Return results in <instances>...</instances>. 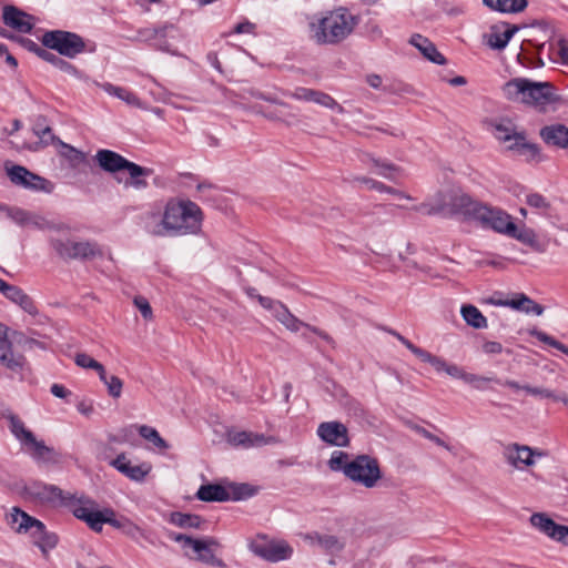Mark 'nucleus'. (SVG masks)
<instances>
[{"label":"nucleus","mask_w":568,"mask_h":568,"mask_svg":"<svg viewBox=\"0 0 568 568\" xmlns=\"http://www.w3.org/2000/svg\"><path fill=\"white\" fill-rule=\"evenodd\" d=\"M230 442L235 446L253 447L261 446L268 443V439L263 434H255L251 432H237L230 437Z\"/></svg>","instance_id":"nucleus-37"},{"label":"nucleus","mask_w":568,"mask_h":568,"mask_svg":"<svg viewBox=\"0 0 568 568\" xmlns=\"http://www.w3.org/2000/svg\"><path fill=\"white\" fill-rule=\"evenodd\" d=\"M37 518L30 516L19 507H12L7 514V524L18 534H29L32 527H40Z\"/></svg>","instance_id":"nucleus-28"},{"label":"nucleus","mask_w":568,"mask_h":568,"mask_svg":"<svg viewBox=\"0 0 568 568\" xmlns=\"http://www.w3.org/2000/svg\"><path fill=\"white\" fill-rule=\"evenodd\" d=\"M509 308L523 312L525 314H535L537 316H540L545 311L544 306L536 303L524 293L513 294Z\"/></svg>","instance_id":"nucleus-32"},{"label":"nucleus","mask_w":568,"mask_h":568,"mask_svg":"<svg viewBox=\"0 0 568 568\" xmlns=\"http://www.w3.org/2000/svg\"><path fill=\"white\" fill-rule=\"evenodd\" d=\"M258 303L262 307L270 311L272 315L281 323L283 324L288 331L291 332H298L301 327L305 326L310 328L313 333L317 334L320 337L327 339L328 335L324 333L323 331L311 327L310 325L303 323L301 320H298L295 315H293L287 306L283 304L282 302L277 300H273L267 296L258 295Z\"/></svg>","instance_id":"nucleus-11"},{"label":"nucleus","mask_w":568,"mask_h":568,"mask_svg":"<svg viewBox=\"0 0 568 568\" xmlns=\"http://www.w3.org/2000/svg\"><path fill=\"white\" fill-rule=\"evenodd\" d=\"M33 132L40 139V141L37 142L34 148L32 149L34 151L39 150L42 146L54 143L55 140H58L55 138V135L53 134L52 129L50 126H42L40 124H37L33 128Z\"/></svg>","instance_id":"nucleus-47"},{"label":"nucleus","mask_w":568,"mask_h":568,"mask_svg":"<svg viewBox=\"0 0 568 568\" xmlns=\"http://www.w3.org/2000/svg\"><path fill=\"white\" fill-rule=\"evenodd\" d=\"M506 235L530 246H534L537 242V236L534 230L525 226L518 229L515 223L514 231H508Z\"/></svg>","instance_id":"nucleus-46"},{"label":"nucleus","mask_w":568,"mask_h":568,"mask_svg":"<svg viewBox=\"0 0 568 568\" xmlns=\"http://www.w3.org/2000/svg\"><path fill=\"white\" fill-rule=\"evenodd\" d=\"M220 542L217 539L213 537H205L202 539H195L194 545L192 547V551L195 554L194 557H190L200 562L215 566L219 568H226V564L214 555L213 549L220 547Z\"/></svg>","instance_id":"nucleus-19"},{"label":"nucleus","mask_w":568,"mask_h":568,"mask_svg":"<svg viewBox=\"0 0 568 568\" xmlns=\"http://www.w3.org/2000/svg\"><path fill=\"white\" fill-rule=\"evenodd\" d=\"M542 142L551 148L560 150L568 149V126L561 123H551L545 125L539 131Z\"/></svg>","instance_id":"nucleus-22"},{"label":"nucleus","mask_w":568,"mask_h":568,"mask_svg":"<svg viewBox=\"0 0 568 568\" xmlns=\"http://www.w3.org/2000/svg\"><path fill=\"white\" fill-rule=\"evenodd\" d=\"M227 490L232 500L246 499L255 494V489L248 484H232Z\"/></svg>","instance_id":"nucleus-49"},{"label":"nucleus","mask_w":568,"mask_h":568,"mask_svg":"<svg viewBox=\"0 0 568 568\" xmlns=\"http://www.w3.org/2000/svg\"><path fill=\"white\" fill-rule=\"evenodd\" d=\"M506 150L524 159V161L540 162L541 150L538 144L529 142L525 129H520V133L508 144Z\"/></svg>","instance_id":"nucleus-17"},{"label":"nucleus","mask_w":568,"mask_h":568,"mask_svg":"<svg viewBox=\"0 0 568 568\" xmlns=\"http://www.w3.org/2000/svg\"><path fill=\"white\" fill-rule=\"evenodd\" d=\"M483 3L499 13H518L524 11L527 6V0H483Z\"/></svg>","instance_id":"nucleus-34"},{"label":"nucleus","mask_w":568,"mask_h":568,"mask_svg":"<svg viewBox=\"0 0 568 568\" xmlns=\"http://www.w3.org/2000/svg\"><path fill=\"white\" fill-rule=\"evenodd\" d=\"M491 381H495L493 377L480 376L473 373H466L464 383L471 385L475 389L485 390L487 388V384Z\"/></svg>","instance_id":"nucleus-54"},{"label":"nucleus","mask_w":568,"mask_h":568,"mask_svg":"<svg viewBox=\"0 0 568 568\" xmlns=\"http://www.w3.org/2000/svg\"><path fill=\"white\" fill-rule=\"evenodd\" d=\"M311 102H314L331 110H337L338 112L343 111V108L336 102L335 99H333L329 94L324 93L322 91L315 90L314 97L312 98Z\"/></svg>","instance_id":"nucleus-52"},{"label":"nucleus","mask_w":568,"mask_h":568,"mask_svg":"<svg viewBox=\"0 0 568 568\" xmlns=\"http://www.w3.org/2000/svg\"><path fill=\"white\" fill-rule=\"evenodd\" d=\"M41 182H37L36 180L27 179L28 184L30 185H23L22 187L32 190V191H43L47 193H50L53 189L52 183L48 181L47 179L40 176Z\"/></svg>","instance_id":"nucleus-60"},{"label":"nucleus","mask_w":568,"mask_h":568,"mask_svg":"<svg viewBox=\"0 0 568 568\" xmlns=\"http://www.w3.org/2000/svg\"><path fill=\"white\" fill-rule=\"evenodd\" d=\"M165 220V210H163V212L154 210L146 211L141 216V226L152 236L170 237Z\"/></svg>","instance_id":"nucleus-23"},{"label":"nucleus","mask_w":568,"mask_h":568,"mask_svg":"<svg viewBox=\"0 0 568 568\" xmlns=\"http://www.w3.org/2000/svg\"><path fill=\"white\" fill-rule=\"evenodd\" d=\"M356 180L367 185L368 189L376 190L379 193H389L399 199H409V196L403 193L402 191L387 186L386 184L378 182L376 180L369 178H357Z\"/></svg>","instance_id":"nucleus-45"},{"label":"nucleus","mask_w":568,"mask_h":568,"mask_svg":"<svg viewBox=\"0 0 568 568\" xmlns=\"http://www.w3.org/2000/svg\"><path fill=\"white\" fill-rule=\"evenodd\" d=\"M169 523L180 528L200 529L204 520L194 514H185L181 511H172L169 516Z\"/></svg>","instance_id":"nucleus-38"},{"label":"nucleus","mask_w":568,"mask_h":568,"mask_svg":"<svg viewBox=\"0 0 568 568\" xmlns=\"http://www.w3.org/2000/svg\"><path fill=\"white\" fill-rule=\"evenodd\" d=\"M409 43L415 47L424 58L435 64L443 65L446 63V58L437 50L436 45L426 37L415 33L410 37Z\"/></svg>","instance_id":"nucleus-29"},{"label":"nucleus","mask_w":568,"mask_h":568,"mask_svg":"<svg viewBox=\"0 0 568 568\" xmlns=\"http://www.w3.org/2000/svg\"><path fill=\"white\" fill-rule=\"evenodd\" d=\"M102 89L108 94L124 101L129 105L141 108V101H140L139 97L134 92H132L125 88L118 87L112 83H104L102 85Z\"/></svg>","instance_id":"nucleus-40"},{"label":"nucleus","mask_w":568,"mask_h":568,"mask_svg":"<svg viewBox=\"0 0 568 568\" xmlns=\"http://www.w3.org/2000/svg\"><path fill=\"white\" fill-rule=\"evenodd\" d=\"M460 314L464 321L471 327L480 329L488 326L487 318L474 305L466 304L460 308Z\"/></svg>","instance_id":"nucleus-39"},{"label":"nucleus","mask_w":568,"mask_h":568,"mask_svg":"<svg viewBox=\"0 0 568 568\" xmlns=\"http://www.w3.org/2000/svg\"><path fill=\"white\" fill-rule=\"evenodd\" d=\"M17 305H19L24 312H27L30 315L38 314V308H37L36 304L33 303L32 298L29 295H27L26 293L17 302Z\"/></svg>","instance_id":"nucleus-64"},{"label":"nucleus","mask_w":568,"mask_h":568,"mask_svg":"<svg viewBox=\"0 0 568 568\" xmlns=\"http://www.w3.org/2000/svg\"><path fill=\"white\" fill-rule=\"evenodd\" d=\"M8 427L12 436L19 442L21 449L38 464H54L59 460V454L53 447H49L43 440H38L34 434L27 428L23 420L14 415L7 416Z\"/></svg>","instance_id":"nucleus-7"},{"label":"nucleus","mask_w":568,"mask_h":568,"mask_svg":"<svg viewBox=\"0 0 568 568\" xmlns=\"http://www.w3.org/2000/svg\"><path fill=\"white\" fill-rule=\"evenodd\" d=\"M164 210L170 237L194 235L201 231L203 212L196 203L190 200L170 199Z\"/></svg>","instance_id":"nucleus-5"},{"label":"nucleus","mask_w":568,"mask_h":568,"mask_svg":"<svg viewBox=\"0 0 568 568\" xmlns=\"http://www.w3.org/2000/svg\"><path fill=\"white\" fill-rule=\"evenodd\" d=\"M176 31L178 30L173 23L164 22L136 30L133 40L146 43L154 50L172 55H179L178 50L169 43V39H173Z\"/></svg>","instance_id":"nucleus-10"},{"label":"nucleus","mask_w":568,"mask_h":568,"mask_svg":"<svg viewBox=\"0 0 568 568\" xmlns=\"http://www.w3.org/2000/svg\"><path fill=\"white\" fill-rule=\"evenodd\" d=\"M530 524L548 538L568 546V526L555 523L545 513H535L530 516Z\"/></svg>","instance_id":"nucleus-16"},{"label":"nucleus","mask_w":568,"mask_h":568,"mask_svg":"<svg viewBox=\"0 0 568 568\" xmlns=\"http://www.w3.org/2000/svg\"><path fill=\"white\" fill-rule=\"evenodd\" d=\"M124 171L129 174V180L125 182V186H131L135 190H143L148 186V182L145 180L152 171L148 168H143L134 162L129 161Z\"/></svg>","instance_id":"nucleus-33"},{"label":"nucleus","mask_w":568,"mask_h":568,"mask_svg":"<svg viewBox=\"0 0 568 568\" xmlns=\"http://www.w3.org/2000/svg\"><path fill=\"white\" fill-rule=\"evenodd\" d=\"M359 23V17L339 7L324 16H314L308 22L311 39L321 45L338 44L347 39Z\"/></svg>","instance_id":"nucleus-1"},{"label":"nucleus","mask_w":568,"mask_h":568,"mask_svg":"<svg viewBox=\"0 0 568 568\" xmlns=\"http://www.w3.org/2000/svg\"><path fill=\"white\" fill-rule=\"evenodd\" d=\"M303 539L313 547H318L327 554H336L344 548V542L334 535L312 531L303 535Z\"/></svg>","instance_id":"nucleus-26"},{"label":"nucleus","mask_w":568,"mask_h":568,"mask_svg":"<svg viewBox=\"0 0 568 568\" xmlns=\"http://www.w3.org/2000/svg\"><path fill=\"white\" fill-rule=\"evenodd\" d=\"M6 169H7V174L10 179V181L16 185H19V186L29 185L27 182V179H30V178L32 180H36L37 182H41L40 175L32 173L24 166L11 165L10 168L7 166Z\"/></svg>","instance_id":"nucleus-41"},{"label":"nucleus","mask_w":568,"mask_h":568,"mask_svg":"<svg viewBox=\"0 0 568 568\" xmlns=\"http://www.w3.org/2000/svg\"><path fill=\"white\" fill-rule=\"evenodd\" d=\"M85 508L80 513V520L92 531L102 532L103 526L110 525L128 538L138 541L145 536V531L128 516L115 511L112 507H99V504L89 497Z\"/></svg>","instance_id":"nucleus-4"},{"label":"nucleus","mask_w":568,"mask_h":568,"mask_svg":"<svg viewBox=\"0 0 568 568\" xmlns=\"http://www.w3.org/2000/svg\"><path fill=\"white\" fill-rule=\"evenodd\" d=\"M526 203L538 211L542 216H551V204L539 193H529L526 195Z\"/></svg>","instance_id":"nucleus-44"},{"label":"nucleus","mask_w":568,"mask_h":568,"mask_svg":"<svg viewBox=\"0 0 568 568\" xmlns=\"http://www.w3.org/2000/svg\"><path fill=\"white\" fill-rule=\"evenodd\" d=\"M37 524H39L40 527H32V530L29 531L33 544L40 548L42 552L53 549L58 545V536L53 532H49L41 520L38 519Z\"/></svg>","instance_id":"nucleus-31"},{"label":"nucleus","mask_w":568,"mask_h":568,"mask_svg":"<svg viewBox=\"0 0 568 568\" xmlns=\"http://www.w3.org/2000/svg\"><path fill=\"white\" fill-rule=\"evenodd\" d=\"M328 467L333 471H342L351 481L368 489L376 487L383 476L377 458L366 454L351 459L347 453L334 450Z\"/></svg>","instance_id":"nucleus-3"},{"label":"nucleus","mask_w":568,"mask_h":568,"mask_svg":"<svg viewBox=\"0 0 568 568\" xmlns=\"http://www.w3.org/2000/svg\"><path fill=\"white\" fill-rule=\"evenodd\" d=\"M42 45L57 51L60 55L74 59L81 53L95 51L93 42L84 40L80 34L65 30H48L40 38Z\"/></svg>","instance_id":"nucleus-8"},{"label":"nucleus","mask_w":568,"mask_h":568,"mask_svg":"<svg viewBox=\"0 0 568 568\" xmlns=\"http://www.w3.org/2000/svg\"><path fill=\"white\" fill-rule=\"evenodd\" d=\"M316 434L324 443L332 446L346 447L349 445L347 428L341 422L321 423Z\"/></svg>","instance_id":"nucleus-20"},{"label":"nucleus","mask_w":568,"mask_h":568,"mask_svg":"<svg viewBox=\"0 0 568 568\" xmlns=\"http://www.w3.org/2000/svg\"><path fill=\"white\" fill-rule=\"evenodd\" d=\"M484 303L493 306L509 307L510 298H505L501 292H495L491 296L485 298Z\"/></svg>","instance_id":"nucleus-63"},{"label":"nucleus","mask_w":568,"mask_h":568,"mask_svg":"<svg viewBox=\"0 0 568 568\" xmlns=\"http://www.w3.org/2000/svg\"><path fill=\"white\" fill-rule=\"evenodd\" d=\"M450 207L454 214H460L468 220L476 221L484 229L505 235L508 231H514L511 215L501 209L476 201L467 194L455 195L452 199Z\"/></svg>","instance_id":"nucleus-2"},{"label":"nucleus","mask_w":568,"mask_h":568,"mask_svg":"<svg viewBox=\"0 0 568 568\" xmlns=\"http://www.w3.org/2000/svg\"><path fill=\"white\" fill-rule=\"evenodd\" d=\"M551 85L532 82L525 78H515L503 85L504 97L513 102H520L535 108L544 109L554 102Z\"/></svg>","instance_id":"nucleus-6"},{"label":"nucleus","mask_w":568,"mask_h":568,"mask_svg":"<svg viewBox=\"0 0 568 568\" xmlns=\"http://www.w3.org/2000/svg\"><path fill=\"white\" fill-rule=\"evenodd\" d=\"M314 92H315L314 89L298 87L292 92H284V95L290 97L295 100H298V101L311 102L312 98L314 97Z\"/></svg>","instance_id":"nucleus-58"},{"label":"nucleus","mask_w":568,"mask_h":568,"mask_svg":"<svg viewBox=\"0 0 568 568\" xmlns=\"http://www.w3.org/2000/svg\"><path fill=\"white\" fill-rule=\"evenodd\" d=\"M31 494L42 501L53 506L67 508L77 519L80 520V513L84 510L89 496L64 491L55 485L34 484Z\"/></svg>","instance_id":"nucleus-9"},{"label":"nucleus","mask_w":568,"mask_h":568,"mask_svg":"<svg viewBox=\"0 0 568 568\" xmlns=\"http://www.w3.org/2000/svg\"><path fill=\"white\" fill-rule=\"evenodd\" d=\"M71 250L72 260H90L102 255L99 244L93 241H74Z\"/></svg>","instance_id":"nucleus-36"},{"label":"nucleus","mask_w":568,"mask_h":568,"mask_svg":"<svg viewBox=\"0 0 568 568\" xmlns=\"http://www.w3.org/2000/svg\"><path fill=\"white\" fill-rule=\"evenodd\" d=\"M74 241L71 240H60V239H50V245L58 254L59 257L63 260H72V246Z\"/></svg>","instance_id":"nucleus-48"},{"label":"nucleus","mask_w":568,"mask_h":568,"mask_svg":"<svg viewBox=\"0 0 568 568\" xmlns=\"http://www.w3.org/2000/svg\"><path fill=\"white\" fill-rule=\"evenodd\" d=\"M196 497L203 501H226L230 500V493L221 485L207 484L199 488Z\"/></svg>","instance_id":"nucleus-35"},{"label":"nucleus","mask_w":568,"mask_h":568,"mask_svg":"<svg viewBox=\"0 0 568 568\" xmlns=\"http://www.w3.org/2000/svg\"><path fill=\"white\" fill-rule=\"evenodd\" d=\"M516 31V27H507L504 31H498L494 28L488 37L487 43L491 49L503 50Z\"/></svg>","instance_id":"nucleus-42"},{"label":"nucleus","mask_w":568,"mask_h":568,"mask_svg":"<svg viewBox=\"0 0 568 568\" xmlns=\"http://www.w3.org/2000/svg\"><path fill=\"white\" fill-rule=\"evenodd\" d=\"M0 293H2L8 300H10L14 304H17V302L24 294V292L20 287L16 286V285L8 284V283L6 284V286L2 288V291Z\"/></svg>","instance_id":"nucleus-61"},{"label":"nucleus","mask_w":568,"mask_h":568,"mask_svg":"<svg viewBox=\"0 0 568 568\" xmlns=\"http://www.w3.org/2000/svg\"><path fill=\"white\" fill-rule=\"evenodd\" d=\"M530 334H531V336L536 337L539 342L547 344L568 356V346H566L561 342L557 341L555 337L550 336L549 334H547L542 331H538V329L531 331Z\"/></svg>","instance_id":"nucleus-50"},{"label":"nucleus","mask_w":568,"mask_h":568,"mask_svg":"<svg viewBox=\"0 0 568 568\" xmlns=\"http://www.w3.org/2000/svg\"><path fill=\"white\" fill-rule=\"evenodd\" d=\"M166 536L170 540L175 541L181 545L182 549L184 550V555L186 557H191L189 549H192L196 538H193L185 534H179L175 531H169L166 534Z\"/></svg>","instance_id":"nucleus-53"},{"label":"nucleus","mask_w":568,"mask_h":568,"mask_svg":"<svg viewBox=\"0 0 568 568\" xmlns=\"http://www.w3.org/2000/svg\"><path fill=\"white\" fill-rule=\"evenodd\" d=\"M248 548L255 556L270 562L286 560L293 555V548L286 541L271 540L264 535L252 539Z\"/></svg>","instance_id":"nucleus-12"},{"label":"nucleus","mask_w":568,"mask_h":568,"mask_svg":"<svg viewBox=\"0 0 568 568\" xmlns=\"http://www.w3.org/2000/svg\"><path fill=\"white\" fill-rule=\"evenodd\" d=\"M110 466L115 468L130 480L136 483H142L152 470V465L146 462L139 465H132L124 453L119 454L114 459H112L110 462Z\"/></svg>","instance_id":"nucleus-18"},{"label":"nucleus","mask_w":568,"mask_h":568,"mask_svg":"<svg viewBox=\"0 0 568 568\" xmlns=\"http://www.w3.org/2000/svg\"><path fill=\"white\" fill-rule=\"evenodd\" d=\"M138 430L142 438L150 442L159 450H165L170 447L168 442L161 437L160 433L154 427L141 425Z\"/></svg>","instance_id":"nucleus-43"},{"label":"nucleus","mask_w":568,"mask_h":568,"mask_svg":"<svg viewBox=\"0 0 568 568\" xmlns=\"http://www.w3.org/2000/svg\"><path fill=\"white\" fill-rule=\"evenodd\" d=\"M74 362L78 366L85 368V369H97L101 368V363L95 361L93 357L85 353H79L74 357Z\"/></svg>","instance_id":"nucleus-57"},{"label":"nucleus","mask_w":568,"mask_h":568,"mask_svg":"<svg viewBox=\"0 0 568 568\" xmlns=\"http://www.w3.org/2000/svg\"><path fill=\"white\" fill-rule=\"evenodd\" d=\"M30 43V50L34 51L37 53V55L39 58H41L42 60L51 63L52 65H54L55 68H58L59 70L70 74V75H73L78 79H82L84 78V73L82 71H80L75 65H73L72 63L68 62L67 60L60 58L59 55L52 53L51 51L47 50V48H40L38 47L33 41L29 40L28 41Z\"/></svg>","instance_id":"nucleus-24"},{"label":"nucleus","mask_w":568,"mask_h":568,"mask_svg":"<svg viewBox=\"0 0 568 568\" xmlns=\"http://www.w3.org/2000/svg\"><path fill=\"white\" fill-rule=\"evenodd\" d=\"M133 303L136 306V308L141 312L142 316L145 320L152 318V315H153L152 308H151L149 301L145 297L136 296V297H134Z\"/></svg>","instance_id":"nucleus-62"},{"label":"nucleus","mask_w":568,"mask_h":568,"mask_svg":"<svg viewBox=\"0 0 568 568\" xmlns=\"http://www.w3.org/2000/svg\"><path fill=\"white\" fill-rule=\"evenodd\" d=\"M3 23L21 33L31 32L34 26L33 16L18 9L14 6H6L2 12Z\"/></svg>","instance_id":"nucleus-21"},{"label":"nucleus","mask_w":568,"mask_h":568,"mask_svg":"<svg viewBox=\"0 0 568 568\" xmlns=\"http://www.w3.org/2000/svg\"><path fill=\"white\" fill-rule=\"evenodd\" d=\"M362 161L369 165L376 174L385 179L396 181L400 176V169L386 160L376 159L367 154Z\"/></svg>","instance_id":"nucleus-30"},{"label":"nucleus","mask_w":568,"mask_h":568,"mask_svg":"<svg viewBox=\"0 0 568 568\" xmlns=\"http://www.w3.org/2000/svg\"><path fill=\"white\" fill-rule=\"evenodd\" d=\"M547 456V452L542 449L532 448L527 445L518 443H509L503 447V457L511 467L523 470L526 467L535 465V458H542Z\"/></svg>","instance_id":"nucleus-13"},{"label":"nucleus","mask_w":568,"mask_h":568,"mask_svg":"<svg viewBox=\"0 0 568 568\" xmlns=\"http://www.w3.org/2000/svg\"><path fill=\"white\" fill-rule=\"evenodd\" d=\"M0 364L13 373H22L29 369L27 357L13 349V342L10 339V327L0 323Z\"/></svg>","instance_id":"nucleus-14"},{"label":"nucleus","mask_w":568,"mask_h":568,"mask_svg":"<svg viewBox=\"0 0 568 568\" xmlns=\"http://www.w3.org/2000/svg\"><path fill=\"white\" fill-rule=\"evenodd\" d=\"M523 390L526 392L528 395H531L537 398L559 400V395H557L554 390L549 388L530 386L526 384L523 387Z\"/></svg>","instance_id":"nucleus-51"},{"label":"nucleus","mask_w":568,"mask_h":568,"mask_svg":"<svg viewBox=\"0 0 568 568\" xmlns=\"http://www.w3.org/2000/svg\"><path fill=\"white\" fill-rule=\"evenodd\" d=\"M520 129L521 128H518V125L508 118H500L489 122L491 134L503 144L511 142L520 133Z\"/></svg>","instance_id":"nucleus-25"},{"label":"nucleus","mask_w":568,"mask_h":568,"mask_svg":"<svg viewBox=\"0 0 568 568\" xmlns=\"http://www.w3.org/2000/svg\"><path fill=\"white\" fill-rule=\"evenodd\" d=\"M422 362L430 364L436 372H445L447 362L442 357L435 356L432 353L424 351L420 358Z\"/></svg>","instance_id":"nucleus-55"},{"label":"nucleus","mask_w":568,"mask_h":568,"mask_svg":"<svg viewBox=\"0 0 568 568\" xmlns=\"http://www.w3.org/2000/svg\"><path fill=\"white\" fill-rule=\"evenodd\" d=\"M108 388V393L113 398H119L122 394L123 383L122 381L115 376L110 375V378L108 379V383L105 384Z\"/></svg>","instance_id":"nucleus-59"},{"label":"nucleus","mask_w":568,"mask_h":568,"mask_svg":"<svg viewBox=\"0 0 568 568\" xmlns=\"http://www.w3.org/2000/svg\"><path fill=\"white\" fill-rule=\"evenodd\" d=\"M363 34L371 40H379L383 37V30L375 20L371 19L364 24Z\"/></svg>","instance_id":"nucleus-56"},{"label":"nucleus","mask_w":568,"mask_h":568,"mask_svg":"<svg viewBox=\"0 0 568 568\" xmlns=\"http://www.w3.org/2000/svg\"><path fill=\"white\" fill-rule=\"evenodd\" d=\"M95 160L103 171L112 174L124 171L129 163V160L121 154L106 149L99 150L95 153Z\"/></svg>","instance_id":"nucleus-27"},{"label":"nucleus","mask_w":568,"mask_h":568,"mask_svg":"<svg viewBox=\"0 0 568 568\" xmlns=\"http://www.w3.org/2000/svg\"><path fill=\"white\" fill-rule=\"evenodd\" d=\"M0 210L6 212L7 216L11 219L19 226H30L37 230H62V226H55L49 222L44 216L29 212L20 207H11L8 205H0Z\"/></svg>","instance_id":"nucleus-15"}]
</instances>
